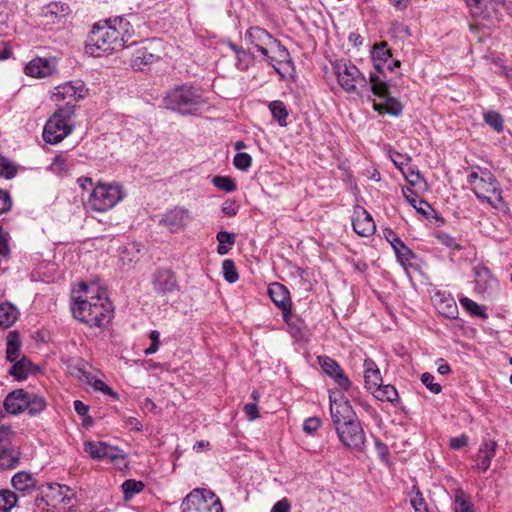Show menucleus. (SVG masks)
<instances>
[{
    "label": "nucleus",
    "instance_id": "obj_25",
    "mask_svg": "<svg viewBox=\"0 0 512 512\" xmlns=\"http://www.w3.org/2000/svg\"><path fill=\"white\" fill-rule=\"evenodd\" d=\"M435 307L443 316L455 319L458 315V307L450 295L437 294L434 299Z\"/></svg>",
    "mask_w": 512,
    "mask_h": 512
},
{
    "label": "nucleus",
    "instance_id": "obj_47",
    "mask_svg": "<svg viewBox=\"0 0 512 512\" xmlns=\"http://www.w3.org/2000/svg\"><path fill=\"white\" fill-rule=\"evenodd\" d=\"M222 271L224 279L229 283H235L239 278L235 263L231 259L223 261Z\"/></svg>",
    "mask_w": 512,
    "mask_h": 512
},
{
    "label": "nucleus",
    "instance_id": "obj_17",
    "mask_svg": "<svg viewBox=\"0 0 512 512\" xmlns=\"http://www.w3.org/2000/svg\"><path fill=\"white\" fill-rule=\"evenodd\" d=\"M245 39L254 45L263 56H268V49L276 40L265 29L251 27L245 33Z\"/></svg>",
    "mask_w": 512,
    "mask_h": 512
},
{
    "label": "nucleus",
    "instance_id": "obj_20",
    "mask_svg": "<svg viewBox=\"0 0 512 512\" xmlns=\"http://www.w3.org/2000/svg\"><path fill=\"white\" fill-rule=\"evenodd\" d=\"M354 231L363 237L372 235L376 230L375 222L372 216L364 209L355 211V217L352 220Z\"/></svg>",
    "mask_w": 512,
    "mask_h": 512
},
{
    "label": "nucleus",
    "instance_id": "obj_57",
    "mask_svg": "<svg viewBox=\"0 0 512 512\" xmlns=\"http://www.w3.org/2000/svg\"><path fill=\"white\" fill-rule=\"evenodd\" d=\"M436 237L441 244L445 245L450 249L460 250L461 248V246L457 243L456 239L447 233H438Z\"/></svg>",
    "mask_w": 512,
    "mask_h": 512
},
{
    "label": "nucleus",
    "instance_id": "obj_32",
    "mask_svg": "<svg viewBox=\"0 0 512 512\" xmlns=\"http://www.w3.org/2000/svg\"><path fill=\"white\" fill-rule=\"evenodd\" d=\"M402 192L406 200L416 209V211L424 216L429 215L432 210L431 205L425 200L418 197V195L410 188H403Z\"/></svg>",
    "mask_w": 512,
    "mask_h": 512
},
{
    "label": "nucleus",
    "instance_id": "obj_10",
    "mask_svg": "<svg viewBox=\"0 0 512 512\" xmlns=\"http://www.w3.org/2000/svg\"><path fill=\"white\" fill-rule=\"evenodd\" d=\"M336 432L340 442L345 447L356 452L364 451L366 436L361 423L357 419L336 427Z\"/></svg>",
    "mask_w": 512,
    "mask_h": 512
},
{
    "label": "nucleus",
    "instance_id": "obj_56",
    "mask_svg": "<svg viewBox=\"0 0 512 512\" xmlns=\"http://www.w3.org/2000/svg\"><path fill=\"white\" fill-rule=\"evenodd\" d=\"M422 383L434 394H438L441 392V385L438 383H434V376L430 373H423L421 376Z\"/></svg>",
    "mask_w": 512,
    "mask_h": 512
},
{
    "label": "nucleus",
    "instance_id": "obj_12",
    "mask_svg": "<svg viewBox=\"0 0 512 512\" xmlns=\"http://www.w3.org/2000/svg\"><path fill=\"white\" fill-rule=\"evenodd\" d=\"M191 220V213L188 209L176 206L167 210L159 220V225L166 228L171 233H177L183 230Z\"/></svg>",
    "mask_w": 512,
    "mask_h": 512
},
{
    "label": "nucleus",
    "instance_id": "obj_54",
    "mask_svg": "<svg viewBox=\"0 0 512 512\" xmlns=\"http://www.w3.org/2000/svg\"><path fill=\"white\" fill-rule=\"evenodd\" d=\"M234 166L242 171H246L252 164V158L248 153L240 152L234 156Z\"/></svg>",
    "mask_w": 512,
    "mask_h": 512
},
{
    "label": "nucleus",
    "instance_id": "obj_51",
    "mask_svg": "<svg viewBox=\"0 0 512 512\" xmlns=\"http://www.w3.org/2000/svg\"><path fill=\"white\" fill-rule=\"evenodd\" d=\"M50 505V502H48L47 497L43 492L34 500V507L37 512H62V509L53 508Z\"/></svg>",
    "mask_w": 512,
    "mask_h": 512
},
{
    "label": "nucleus",
    "instance_id": "obj_5",
    "mask_svg": "<svg viewBox=\"0 0 512 512\" xmlns=\"http://www.w3.org/2000/svg\"><path fill=\"white\" fill-rule=\"evenodd\" d=\"M124 196L123 187L119 183L99 181L88 197L87 206L96 212H106L122 201Z\"/></svg>",
    "mask_w": 512,
    "mask_h": 512
},
{
    "label": "nucleus",
    "instance_id": "obj_16",
    "mask_svg": "<svg viewBox=\"0 0 512 512\" xmlns=\"http://www.w3.org/2000/svg\"><path fill=\"white\" fill-rule=\"evenodd\" d=\"M318 360L325 374L330 376L341 389L344 391H349L352 388L351 381L335 360L327 356H319Z\"/></svg>",
    "mask_w": 512,
    "mask_h": 512
},
{
    "label": "nucleus",
    "instance_id": "obj_58",
    "mask_svg": "<svg viewBox=\"0 0 512 512\" xmlns=\"http://www.w3.org/2000/svg\"><path fill=\"white\" fill-rule=\"evenodd\" d=\"M410 502L415 512H428L426 502L419 490H417L415 495L411 497Z\"/></svg>",
    "mask_w": 512,
    "mask_h": 512
},
{
    "label": "nucleus",
    "instance_id": "obj_3",
    "mask_svg": "<svg viewBox=\"0 0 512 512\" xmlns=\"http://www.w3.org/2000/svg\"><path fill=\"white\" fill-rule=\"evenodd\" d=\"M163 102L167 109L182 115H195L206 103L202 91L188 84L170 89Z\"/></svg>",
    "mask_w": 512,
    "mask_h": 512
},
{
    "label": "nucleus",
    "instance_id": "obj_64",
    "mask_svg": "<svg viewBox=\"0 0 512 512\" xmlns=\"http://www.w3.org/2000/svg\"><path fill=\"white\" fill-rule=\"evenodd\" d=\"M239 206L234 200H226L222 204V212L227 217H233L237 214Z\"/></svg>",
    "mask_w": 512,
    "mask_h": 512
},
{
    "label": "nucleus",
    "instance_id": "obj_2",
    "mask_svg": "<svg viewBox=\"0 0 512 512\" xmlns=\"http://www.w3.org/2000/svg\"><path fill=\"white\" fill-rule=\"evenodd\" d=\"M134 34L131 20L125 17H115L104 22H98L87 40L85 51L91 56L98 57L125 47Z\"/></svg>",
    "mask_w": 512,
    "mask_h": 512
},
{
    "label": "nucleus",
    "instance_id": "obj_48",
    "mask_svg": "<svg viewBox=\"0 0 512 512\" xmlns=\"http://www.w3.org/2000/svg\"><path fill=\"white\" fill-rule=\"evenodd\" d=\"M212 183L218 189L223 190L225 192H233L236 190V184L234 180L228 176H214L212 179Z\"/></svg>",
    "mask_w": 512,
    "mask_h": 512
},
{
    "label": "nucleus",
    "instance_id": "obj_60",
    "mask_svg": "<svg viewBox=\"0 0 512 512\" xmlns=\"http://www.w3.org/2000/svg\"><path fill=\"white\" fill-rule=\"evenodd\" d=\"M390 159L394 163V165L399 169L403 170V167L408 164L410 161V157L407 155H403L401 153H398L396 151H390Z\"/></svg>",
    "mask_w": 512,
    "mask_h": 512
},
{
    "label": "nucleus",
    "instance_id": "obj_23",
    "mask_svg": "<svg viewBox=\"0 0 512 512\" xmlns=\"http://www.w3.org/2000/svg\"><path fill=\"white\" fill-rule=\"evenodd\" d=\"M497 442L492 439L484 440L475 457L477 467L483 472L487 471L491 465L492 459L496 455Z\"/></svg>",
    "mask_w": 512,
    "mask_h": 512
},
{
    "label": "nucleus",
    "instance_id": "obj_59",
    "mask_svg": "<svg viewBox=\"0 0 512 512\" xmlns=\"http://www.w3.org/2000/svg\"><path fill=\"white\" fill-rule=\"evenodd\" d=\"M151 344L144 350L145 355H151L157 352L160 342V333L157 330H152L149 334Z\"/></svg>",
    "mask_w": 512,
    "mask_h": 512
},
{
    "label": "nucleus",
    "instance_id": "obj_41",
    "mask_svg": "<svg viewBox=\"0 0 512 512\" xmlns=\"http://www.w3.org/2000/svg\"><path fill=\"white\" fill-rule=\"evenodd\" d=\"M372 92L381 99L389 95L387 84L376 73L370 74Z\"/></svg>",
    "mask_w": 512,
    "mask_h": 512
},
{
    "label": "nucleus",
    "instance_id": "obj_35",
    "mask_svg": "<svg viewBox=\"0 0 512 512\" xmlns=\"http://www.w3.org/2000/svg\"><path fill=\"white\" fill-rule=\"evenodd\" d=\"M18 310L10 303L0 305V326L10 327L18 318Z\"/></svg>",
    "mask_w": 512,
    "mask_h": 512
},
{
    "label": "nucleus",
    "instance_id": "obj_19",
    "mask_svg": "<svg viewBox=\"0 0 512 512\" xmlns=\"http://www.w3.org/2000/svg\"><path fill=\"white\" fill-rule=\"evenodd\" d=\"M268 294L274 304L283 311L284 317H287L291 313V300L288 289L278 283L274 282L268 287Z\"/></svg>",
    "mask_w": 512,
    "mask_h": 512
},
{
    "label": "nucleus",
    "instance_id": "obj_53",
    "mask_svg": "<svg viewBox=\"0 0 512 512\" xmlns=\"http://www.w3.org/2000/svg\"><path fill=\"white\" fill-rule=\"evenodd\" d=\"M46 407L45 400L37 395H33L32 397L29 395V405L26 406L29 409L30 414H38L43 411Z\"/></svg>",
    "mask_w": 512,
    "mask_h": 512
},
{
    "label": "nucleus",
    "instance_id": "obj_63",
    "mask_svg": "<svg viewBox=\"0 0 512 512\" xmlns=\"http://www.w3.org/2000/svg\"><path fill=\"white\" fill-rule=\"evenodd\" d=\"M321 425V421L318 417H310L304 421L303 430L307 434H312L317 431Z\"/></svg>",
    "mask_w": 512,
    "mask_h": 512
},
{
    "label": "nucleus",
    "instance_id": "obj_55",
    "mask_svg": "<svg viewBox=\"0 0 512 512\" xmlns=\"http://www.w3.org/2000/svg\"><path fill=\"white\" fill-rule=\"evenodd\" d=\"M471 8V12L475 17L485 19L488 15L482 10V6H486L485 0H465Z\"/></svg>",
    "mask_w": 512,
    "mask_h": 512
},
{
    "label": "nucleus",
    "instance_id": "obj_21",
    "mask_svg": "<svg viewBox=\"0 0 512 512\" xmlns=\"http://www.w3.org/2000/svg\"><path fill=\"white\" fill-rule=\"evenodd\" d=\"M29 405V394L23 389H17L9 393L4 400L5 410L13 415L19 414Z\"/></svg>",
    "mask_w": 512,
    "mask_h": 512
},
{
    "label": "nucleus",
    "instance_id": "obj_38",
    "mask_svg": "<svg viewBox=\"0 0 512 512\" xmlns=\"http://www.w3.org/2000/svg\"><path fill=\"white\" fill-rule=\"evenodd\" d=\"M121 488L124 499L127 501L132 499L136 494L140 493L144 489V483L142 481L128 479L122 483Z\"/></svg>",
    "mask_w": 512,
    "mask_h": 512
},
{
    "label": "nucleus",
    "instance_id": "obj_34",
    "mask_svg": "<svg viewBox=\"0 0 512 512\" xmlns=\"http://www.w3.org/2000/svg\"><path fill=\"white\" fill-rule=\"evenodd\" d=\"M373 107L376 111L380 113L385 112L392 116L400 115L403 110V106L401 105V103L397 99L390 97V95L383 98V102L374 103Z\"/></svg>",
    "mask_w": 512,
    "mask_h": 512
},
{
    "label": "nucleus",
    "instance_id": "obj_4",
    "mask_svg": "<svg viewBox=\"0 0 512 512\" xmlns=\"http://www.w3.org/2000/svg\"><path fill=\"white\" fill-rule=\"evenodd\" d=\"M468 183L478 200L498 209L503 205L502 190L496 177L487 169L477 168L468 176Z\"/></svg>",
    "mask_w": 512,
    "mask_h": 512
},
{
    "label": "nucleus",
    "instance_id": "obj_14",
    "mask_svg": "<svg viewBox=\"0 0 512 512\" xmlns=\"http://www.w3.org/2000/svg\"><path fill=\"white\" fill-rule=\"evenodd\" d=\"M154 290L161 295L173 294L180 290L175 273L171 269H158L153 275Z\"/></svg>",
    "mask_w": 512,
    "mask_h": 512
},
{
    "label": "nucleus",
    "instance_id": "obj_52",
    "mask_svg": "<svg viewBox=\"0 0 512 512\" xmlns=\"http://www.w3.org/2000/svg\"><path fill=\"white\" fill-rule=\"evenodd\" d=\"M455 511L456 512H474L473 506H472L469 498L463 492H459L455 496Z\"/></svg>",
    "mask_w": 512,
    "mask_h": 512
},
{
    "label": "nucleus",
    "instance_id": "obj_37",
    "mask_svg": "<svg viewBox=\"0 0 512 512\" xmlns=\"http://www.w3.org/2000/svg\"><path fill=\"white\" fill-rule=\"evenodd\" d=\"M216 239L218 241L217 252L220 255H225L228 253L230 248L235 243V234L227 232V231H219L216 235Z\"/></svg>",
    "mask_w": 512,
    "mask_h": 512
},
{
    "label": "nucleus",
    "instance_id": "obj_50",
    "mask_svg": "<svg viewBox=\"0 0 512 512\" xmlns=\"http://www.w3.org/2000/svg\"><path fill=\"white\" fill-rule=\"evenodd\" d=\"M17 174V167L7 158L0 156V176L12 179Z\"/></svg>",
    "mask_w": 512,
    "mask_h": 512
},
{
    "label": "nucleus",
    "instance_id": "obj_7",
    "mask_svg": "<svg viewBox=\"0 0 512 512\" xmlns=\"http://www.w3.org/2000/svg\"><path fill=\"white\" fill-rule=\"evenodd\" d=\"M182 512H223L220 499L209 489L196 488L182 502Z\"/></svg>",
    "mask_w": 512,
    "mask_h": 512
},
{
    "label": "nucleus",
    "instance_id": "obj_22",
    "mask_svg": "<svg viewBox=\"0 0 512 512\" xmlns=\"http://www.w3.org/2000/svg\"><path fill=\"white\" fill-rule=\"evenodd\" d=\"M71 12L70 7L61 1H54L42 8V16L46 24H54L68 16Z\"/></svg>",
    "mask_w": 512,
    "mask_h": 512
},
{
    "label": "nucleus",
    "instance_id": "obj_44",
    "mask_svg": "<svg viewBox=\"0 0 512 512\" xmlns=\"http://www.w3.org/2000/svg\"><path fill=\"white\" fill-rule=\"evenodd\" d=\"M483 119L486 124L492 127L496 132H502L504 128L503 117L495 111H487L483 114Z\"/></svg>",
    "mask_w": 512,
    "mask_h": 512
},
{
    "label": "nucleus",
    "instance_id": "obj_29",
    "mask_svg": "<svg viewBox=\"0 0 512 512\" xmlns=\"http://www.w3.org/2000/svg\"><path fill=\"white\" fill-rule=\"evenodd\" d=\"M475 275L476 287L481 293L489 292L498 285L496 279L491 276L490 271L487 268L476 269Z\"/></svg>",
    "mask_w": 512,
    "mask_h": 512
},
{
    "label": "nucleus",
    "instance_id": "obj_36",
    "mask_svg": "<svg viewBox=\"0 0 512 512\" xmlns=\"http://www.w3.org/2000/svg\"><path fill=\"white\" fill-rule=\"evenodd\" d=\"M374 396L380 401L395 402L398 400V392L392 385H380L371 391Z\"/></svg>",
    "mask_w": 512,
    "mask_h": 512
},
{
    "label": "nucleus",
    "instance_id": "obj_46",
    "mask_svg": "<svg viewBox=\"0 0 512 512\" xmlns=\"http://www.w3.org/2000/svg\"><path fill=\"white\" fill-rule=\"evenodd\" d=\"M461 305L472 315L486 318L487 314L485 308L478 305L475 301L470 298L463 297L460 299Z\"/></svg>",
    "mask_w": 512,
    "mask_h": 512
},
{
    "label": "nucleus",
    "instance_id": "obj_28",
    "mask_svg": "<svg viewBox=\"0 0 512 512\" xmlns=\"http://www.w3.org/2000/svg\"><path fill=\"white\" fill-rule=\"evenodd\" d=\"M11 484L15 490L28 493L36 487L37 481L31 473L21 471L12 477Z\"/></svg>",
    "mask_w": 512,
    "mask_h": 512
},
{
    "label": "nucleus",
    "instance_id": "obj_40",
    "mask_svg": "<svg viewBox=\"0 0 512 512\" xmlns=\"http://www.w3.org/2000/svg\"><path fill=\"white\" fill-rule=\"evenodd\" d=\"M84 450L92 458L102 460L105 459L107 444L105 442H86Z\"/></svg>",
    "mask_w": 512,
    "mask_h": 512
},
{
    "label": "nucleus",
    "instance_id": "obj_1",
    "mask_svg": "<svg viewBox=\"0 0 512 512\" xmlns=\"http://www.w3.org/2000/svg\"><path fill=\"white\" fill-rule=\"evenodd\" d=\"M71 311L73 316L90 327H104L110 323L113 307L106 290L97 284L82 282L73 290Z\"/></svg>",
    "mask_w": 512,
    "mask_h": 512
},
{
    "label": "nucleus",
    "instance_id": "obj_26",
    "mask_svg": "<svg viewBox=\"0 0 512 512\" xmlns=\"http://www.w3.org/2000/svg\"><path fill=\"white\" fill-rule=\"evenodd\" d=\"M21 451L18 447L0 448V469L11 470L18 466L21 459Z\"/></svg>",
    "mask_w": 512,
    "mask_h": 512
},
{
    "label": "nucleus",
    "instance_id": "obj_61",
    "mask_svg": "<svg viewBox=\"0 0 512 512\" xmlns=\"http://www.w3.org/2000/svg\"><path fill=\"white\" fill-rule=\"evenodd\" d=\"M12 207V199L8 191L0 189V214L8 212Z\"/></svg>",
    "mask_w": 512,
    "mask_h": 512
},
{
    "label": "nucleus",
    "instance_id": "obj_24",
    "mask_svg": "<svg viewBox=\"0 0 512 512\" xmlns=\"http://www.w3.org/2000/svg\"><path fill=\"white\" fill-rule=\"evenodd\" d=\"M363 369L365 387L369 391H373L382 383L380 370L372 359L364 360Z\"/></svg>",
    "mask_w": 512,
    "mask_h": 512
},
{
    "label": "nucleus",
    "instance_id": "obj_43",
    "mask_svg": "<svg viewBox=\"0 0 512 512\" xmlns=\"http://www.w3.org/2000/svg\"><path fill=\"white\" fill-rule=\"evenodd\" d=\"M397 260L402 266H406L414 258V253L404 242H396L394 250Z\"/></svg>",
    "mask_w": 512,
    "mask_h": 512
},
{
    "label": "nucleus",
    "instance_id": "obj_9",
    "mask_svg": "<svg viewBox=\"0 0 512 512\" xmlns=\"http://www.w3.org/2000/svg\"><path fill=\"white\" fill-rule=\"evenodd\" d=\"M87 88L81 80H72L62 83L54 88L51 99L62 107H71L74 111L75 103L87 95Z\"/></svg>",
    "mask_w": 512,
    "mask_h": 512
},
{
    "label": "nucleus",
    "instance_id": "obj_15",
    "mask_svg": "<svg viewBox=\"0 0 512 512\" xmlns=\"http://www.w3.org/2000/svg\"><path fill=\"white\" fill-rule=\"evenodd\" d=\"M43 493L47 497L48 502H50V506L53 508L62 509L63 511L66 506L72 503L73 494L66 485L50 483L46 486Z\"/></svg>",
    "mask_w": 512,
    "mask_h": 512
},
{
    "label": "nucleus",
    "instance_id": "obj_8",
    "mask_svg": "<svg viewBox=\"0 0 512 512\" xmlns=\"http://www.w3.org/2000/svg\"><path fill=\"white\" fill-rule=\"evenodd\" d=\"M338 84L348 93L356 91L357 86H365L367 81L356 65L350 61L339 60L332 64Z\"/></svg>",
    "mask_w": 512,
    "mask_h": 512
},
{
    "label": "nucleus",
    "instance_id": "obj_42",
    "mask_svg": "<svg viewBox=\"0 0 512 512\" xmlns=\"http://www.w3.org/2000/svg\"><path fill=\"white\" fill-rule=\"evenodd\" d=\"M270 111L280 126H286V119L288 117V111L281 101H273L269 105Z\"/></svg>",
    "mask_w": 512,
    "mask_h": 512
},
{
    "label": "nucleus",
    "instance_id": "obj_11",
    "mask_svg": "<svg viewBox=\"0 0 512 512\" xmlns=\"http://www.w3.org/2000/svg\"><path fill=\"white\" fill-rule=\"evenodd\" d=\"M266 57L282 78L293 77L295 68L290 53L278 40L269 47Z\"/></svg>",
    "mask_w": 512,
    "mask_h": 512
},
{
    "label": "nucleus",
    "instance_id": "obj_49",
    "mask_svg": "<svg viewBox=\"0 0 512 512\" xmlns=\"http://www.w3.org/2000/svg\"><path fill=\"white\" fill-rule=\"evenodd\" d=\"M85 383L91 385L96 391H100L105 395H109L114 399L118 398L117 393H115L107 384H105L102 380L97 379L93 374H91V379L87 380Z\"/></svg>",
    "mask_w": 512,
    "mask_h": 512
},
{
    "label": "nucleus",
    "instance_id": "obj_13",
    "mask_svg": "<svg viewBox=\"0 0 512 512\" xmlns=\"http://www.w3.org/2000/svg\"><path fill=\"white\" fill-rule=\"evenodd\" d=\"M57 66L55 57H36L25 66V74L34 78H46L57 71Z\"/></svg>",
    "mask_w": 512,
    "mask_h": 512
},
{
    "label": "nucleus",
    "instance_id": "obj_18",
    "mask_svg": "<svg viewBox=\"0 0 512 512\" xmlns=\"http://www.w3.org/2000/svg\"><path fill=\"white\" fill-rule=\"evenodd\" d=\"M330 412L336 427L354 420L352 407L344 398L332 399L330 397Z\"/></svg>",
    "mask_w": 512,
    "mask_h": 512
},
{
    "label": "nucleus",
    "instance_id": "obj_45",
    "mask_svg": "<svg viewBox=\"0 0 512 512\" xmlns=\"http://www.w3.org/2000/svg\"><path fill=\"white\" fill-rule=\"evenodd\" d=\"M155 56L152 53H149L147 49L141 48L138 49L136 55L132 60V66L137 69H142V65H147L154 62Z\"/></svg>",
    "mask_w": 512,
    "mask_h": 512
},
{
    "label": "nucleus",
    "instance_id": "obj_62",
    "mask_svg": "<svg viewBox=\"0 0 512 512\" xmlns=\"http://www.w3.org/2000/svg\"><path fill=\"white\" fill-rule=\"evenodd\" d=\"M13 435L14 433L10 427L4 425L0 426V448L8 447Z\"/></svg>",
    "mask_w": 512,
    "mask_h": 512
},
{
    "label": "nucleus",
    "instance_id": "obj_30",
    "mask_svg": "<svg viewBox=\"0 0 512 512\" xmlns=\"http://www.w3.org/2000/svg\"><path fill=\"white\" fill-rule=\"evenodd\" d=\"M67 370L70 375L86 382L91 379V374L87 370V363L81 358H71L67 361Z\"/></svg>",
    "mask_w": 512,
    "mask_h": 512
},
{
    "label": "nucleus",
    "instance_id": "obj_6",
    "mask_svg": "<svg viewBox=\"0 0 512 512\" xmlns=\"http://www.w3.org/2000/svg\"><path fill=\"white\" fill-rule=\"evenodd\" d=\"M73 116L70 106L59 107L44 126V141L49 144H57L70 135L74 128Z\"/></svg>",
    "mask_w": 512,
    "mask_h": 512
},
{
    "label": "nucleus",
    "instance_id": "obj_27",
    "mask_svg": "<svg viewBox=\"0 0 512 512\" xmlns=\"http://www.w3.org/2000/svg\"><path fill=\"white\" fill-rule=\"evenodd\" d=\"M391 57L392 53L388 48L387 43L381 42L373 46L371 51V58L374 64V68L378 72H382L384 66L390 61Z\"/></svg>",
    "mask_w": 512,
    "mask_h": 512
},
{
    "label": "nucleus",
    "instance_id": "obj_39",
    "mask_svg": "<svg viewBox=\"0 0 512 512\" xmlns=\"http://www.w3.org/2000/svg\"><path fill=\"white\" fill-rule=\"evenodd\" d=\"M18 496L11 490L3 489L0 491V510L10 512L17 504Z\"/></svg>",
    "mask_w": 512,
    "mask_h": 512
},
{
    "label": "nucleus",
    "instance_id": "obj_33",
    "mask_svg": "<svg viewBox=\"0 0 512 512\" xmlns=\"http://www.w3.org/2000/svg\"><path fill=\"white\" fill-rule=\"evenodd\" d=\"M21 352V340L17 331H10L7 335L6 357L10 362L16 361Z\"/></svg>",
    "mask_w": 512,
    "mask_h": 512
},
{
    "label": "nucleus",
    "instance_id": "obj_31",
    "mask_svg": "<svg viewBox=\"0 0 512 512\" xmlns=\"http://www.w3.org/2000/svg\"><path fill=\"white\" fill-rule=\"evenodd\" d=\"M9 370V373L18 381L25 380L33 372V364L27 357H22Z\"/></svg>",
    "mask_w": 512,
    "mask_h": 512
}]
</instances>
